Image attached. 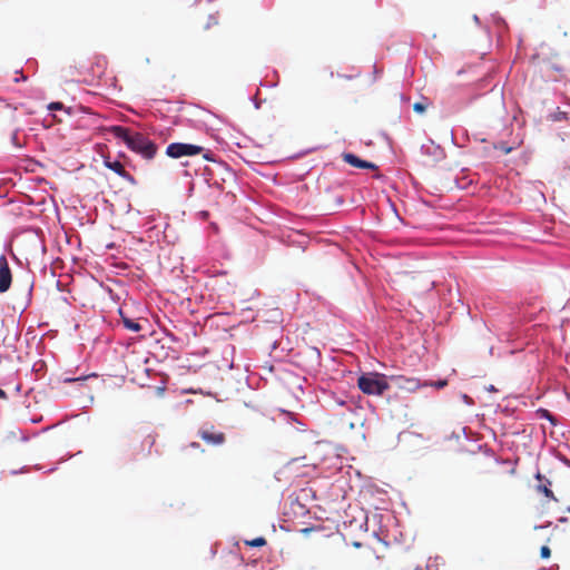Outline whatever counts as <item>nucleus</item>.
I'll return each mask as SVG.
<instances>
[{"mask_svg":"<svg viewBox=\"0 0 570 570\" xmlns=\"http://www.w3.org/2000/svg\"><path fill=\"white\" fill-rule=\"evenodd\" d=\"M493 351H494V348H493V347H491V348H490V354H491V355H493Z\"/></svg>","mask_w":570,"mask_h":570,"instance_id":"obj_29","label":"nucleus"},{"mask_svg":"<svg viewBox=\"0 0 570 570\" xmlns=\"http://www.w3.org/2000/svg\"><path fill=\"white\" fill-rule=\"evenodd\" d=\"M492 20H493V23L499 28H505V21L499 17V16H493L492 17Z\"/></svg>","mask_w":570,"mask_h":570,"instance_id":"obj_14","label":"nucleus"},{"mask_svg":"<svg viewBox=\"0 0 570 570\" xmlns=\"http://www.w3.org/2000/svg\"><path fill=\"white\" fill-rule=\"evenodd\" d=\"M343 159L350 164L351 166H354L356 168H366V169H373L375 168V165L372 164V163H368L366 160H363L361 158H358L356 155L354 154H350V153H346L343 155Z\"/></svg>","mask_w":570,"mask_h":570,"instance_id":"obj_8","label":"nucleus"},{"mask_svg":"<svg viewBox=\"0 0 570 570\" xmlns=\"http://www.w3.org/2000/svg\"><path fill=\"white\" fill-rule=\"evenodd\" d=\"M544 525H535L534 529H542Z\"/></svg>","mask_w":570,"mask_h":570,"instance_id":"obj_28","label":"nucleus"},{"mask_svg":"<svg viewBox=\"0 0 570 570\" xmlns=\"http://www.w3.org/2000/svg\"><path fill=\"white\" fill-rule=\"evenodd\" d=\"M122 324L127 330L131 332H140L142 328L138 322L126 316H122Z\"/></svg>","mask_w":570,"mask_h":570,"instance_id":"obj_11","label":"nucleus"},{"mask_svg":"<svg viewBox=\"0 0 570 570\" xmlns=\"http://www.w3.org/2000/svg\"><path fill=\"white\" fill-rule=\"evenodd\" d=\"M487 390H488V391H490V392H494V391H497V389L494 387V385H489V386L487 387Z\"/></svg>","mask_w":570,"mask_h":570,"instance_id":"obj_24","label":"nucleus"},{"mask_svg":"<svg viewBox=\"0 0 570 570\" xmlns=\"http://www.w3.org/2000/svg\"><path fill=\"white\" fill-rule=\"evenodd\" d=\"M209 20H210L212 23L217 24V21L215 20L214 17H210Z\"/></svg>","mask_w":570,"mask_h":570,"instance_id":"obj_27","label":"nucleus"},{"mask_svg":"<svg viewBox=\"0 0 570 570\" xmlns=\"http://www.w3.org/2000/svg\"><path fill=\"white\" fill-rule=\"evenodd\" d=\"M413 109H414V111L421 114L425 110V106L421 102H416V104H414Z\"/></svg>","mask_w":570,"mask_h":570,"instance_id":"obj_18","label":"nucleus"},{"mask_svg":"<svg viewBox=\"0 0 570 570\" xmlns=\"http://www.w3.org/2000/svg\"><path fill=\"white\" fill-rule=\"evenodd\" d=\"M288 415L291 416L292 420H295L293 413H288Z\"/></svg>","mask_w":570,"mask_h":570,"instance_id":"obj_30","label":"nucleus"},{"mask_svg":"<svg viewBox=\"0 0 570 570\" xmlns=\"http://www.w3.org/2000/svg\"><path fill=\"white\" fill-rule=\"evenodd\" d=\"M0 399H2V400L7 399V393L2 389H0Z\"/></svg>","mask_w":570,"mask_h":570,"instance_id":"obj_23","label":"nucleus"},{"mask_svg":"<svg viewBox=\"0 0 570 570\" xmlns=\"http://www.w3.org/2000/svg\"><path fill=\"white\" fill-rule=\"evenodd\" d=\"M473 20H474L475 23H478V24L480 23V19H479V17L476 14L473 16Z\"/></svg>","mask_w":570,"mask_h":570,"instance_id":"obj_25","label":"nucleus"},{"mask_svg":"<svg viewBox=\"0 0 570 570\" xmlns=\"http://www.w3.org/2000/svg\"><path fill=\"white\" fill-rule=\"evenodd\" d=\"M358 389L368 395H382L387 389L385 375L380 373L362 374L357 380Z\"/></svg>","mask_w":570,"mask_h":570,"instance_id":"obj_2","label":"nucleus"},{"mask_svg":"<svg viewBox=\"0 0 570 570\" xmlns=\"http://www.w3.org/2000/svg\"><path fill=\"white\" fill-rule=\"evenodd\" d=\"M11 140H12V144H13L16 147H18V148H20V147H21V144L18 141V134H17V132H14V134L12 135Z\"/></svg>","mask_w":570,"mask_h":570,"instance_id":"obj_21","label":"nucleus"},{"mask_svg":"<svg viewBox=\"0 0 570 570\" xmlns=\"http://www.w3.org/2000/svg\"><path fill=\"white\" fill-rule=\"evenodd\" d=\"M12 281L11 271L4 255L0 256V293L10 288Z\"/></svg>","mask_w":570,"mask_h":570,"instance_id":"obj_6","label":"nucleus"},{"mask_svg":"<svg viewBox=\"0 0 570 570\" xmlns=\"http://www.w3.org/2000/svg\"><path fill=\"white\" fill-rule=\"evenodd\" d=\"M204 158L207 159V160H212V158L209 157L208 153L204 154Z\"/></svg>","mask_w":570,"mask_h":570,"instance_id":"obj_26","label":"nucleus"},{"mask_svg":"<svg viewBox=\"0 0 570 570\" xmlns=\"http://www.w3.org/2000/svg\"><path fill=\"white\" fill-rule=\"evenodd\" d=\"M109 131L114 137L121 139L134 153L145 159H153L157 153V145L141 132H132L122 126H111Z\"/></svg>","mask_w":570,"mask_h":570,"instance_id":"obj_1","label":"nucleus"},{"mask_svg":"<svg viewBox=\"0 0 570 570\" xmlns=\"http://www.w3.org/2000/svg\"><path fill=\"white\" fill-rule=\"evenodd\" d=\"M423 385L424 386H428V385L434 386L435 389H443L448 385V381L446 380H438V381L430 382V383L425 382Z\"/></svg>","mask_w":570,"mask_h":570,"instance_id":"obj_12","label":"nucleus"},{"mask_svg":"<svg viewBox=\"0 0 570 570\" xmlns=\"http://www.w3.org/2000/svg\"><path fill=\"white\" fill-rule=\"evenodd\" d=\"M333 399H334L335 403H336L337 405H340V406H345V405H346V403H347V402H346L344 399H342V397L333 396Z\"/></svg>","mask_w":570,"mask_h":570,"instance_id":"obj_20","label":"nucleus"},{"mask_svg":"<svg viewBox=\"0 0 570 570\" xmlns=\"http://www.w3.org/2000/svg\"><path fill=\"white\" fill-rule=\"evenodd\" d=\"M49 110H59V109H62L63 108V105L59 101H56V102H51L49 106H48Z\"/></svg>","mask_w":570,"mask_h":570,"instance_id":"obj_17","label":"nucleus"},{"mask_svg":"<svg viewBox=\"0 0 570 570\" xmlns=\"http://www.w3.org/2000/svg\"><path fill=\"white\" fill-rule=\"evenodd\" d=\"M539 413H540L541 417H544V419L549 420L550 422L554 423L553 415L548 410L541 409V410H539Z\"/></svg>","mask_w":570,"mask_h":570,"instance_id":"obj_15","label":"nucleus"},{"mask_svg":"<svg viewBox=\"0 0 570 570\" xmlns=\"http://www.w3.org/2000/svg\"><path fill=\"white\" fill-rule=\"evenodd\" d=\"M104 163L107 168H109L120 177L129 181H134V177L125 170L124 165L119 160H111L110 158H106Z\"/></svg>","mask_w":570,"mask_h":570,"instance_id":"obj_7","label":"nucleus"},{"mask_svg":"<svg viewBox=\"0 0 570 570\" xmlns=\"http://www.w3.org/2000/svg\"><path fill=\"white\" fill-rule=\"evenodd\" d=\"M415 570H421L419 567Z\"/></svg>","mask_w":570,"mask_h":570,"instance_id":"obj_32","label":"nucleus"},{"mask_svg":"<svg viewBox=\"0 0 570 570\" xmlns=\"http://www.w3.org/2000/svg\"><path fill=\"white\" fill-rule=\"evenodd\" d=\"M85 379L86 377H67V379H65V382L66 383H71V382H76V381H82Z\"/></svg>","mask_w":570,"mask_h":570,"instance_id":"obj_22","label":"nucleus"},{"mask_svg":"<svg viewBox=\"0 0 570 570\" xmlns=\"http://www.w3.org/2000/svg\"><path fill=\"white\" fill-rule=\"evenodd\" d=\"M401 382H404V384L400 383V386L401 387H404L409 391H415L417 389H420L421 386H424L423 384L420 383L419 380L416 379H404V377H400L399 379Z\"/></svg>","mask_w":570,"mask_h":570,"instance_id":"obj_10","label":"nucleus"},{"mask_svg":"<svg viewBox=\"0 0 570 570\" xmlns=\"http://www.w3.org/2000/svg\"><path fill=\"white\" fill-rule=\"evenodd\" d=\"M535 479L540 481V484H538L537 489L538 491L542 492L546 497L557 500L553 495V492L550 490L551 482L547 480L540 472L535 474Z\"/></svg>","mask_w":570,"mask_h":570,"instance_id":"obj_9","label":"nucleus"},{"mask_svg":"<svg viewBox=\"0 0 570 570\" xmlns=\"http://www.w3.org/2000/svg\"><path fill=\"white\" fill-rule=\"evenodd\" d=\"M204 150L203 147L185 142H171L166 148V155L170 158L178 159L185 156H195Z\"/></svg>","mask_w":570,"mask_h":570,"instance_id":"obj_3","label":"nucleus"},{"mask_svg":"<svg viewBox=\"0 0 570 570\" xmlns=\"http://www.w3.org/2000/svg\"><path fill=\"white\" fill-rule=\"evenodd\" d=\"M462 400H463V402H464L465 404H468V405H472V404L474 403V402H473V399H472V397H470V396H469V395H466V394H463V395H462Z\"/></svg>","mask_w":570,"mask_h":570,"instance_id":"obj_19","label":"nucleus"},{"mask_svg":"<svg viewBox=\"0 0 570 570\" xmlns=\"http://www.w3.org/2000/svg\"><path fill=\"white\" fill-rule=\"evenodd\" d=\"M567 511H569V512H570V507L567 509Z\"/></svg>","mask_w":570,"mask_h":570,"instance_id":"obj_31","label":"nucleus"},{"mask_svg":"<svg viewBox=\"0 0 570 570\" xmlns=\"http://www.w3.org/2000/svg\"><path fill=\"white\" fill-rule=\"evenodd\" d=\"M198 435L210 445H222L225 442V434L216 432L214 426L204 425L199 429Z\"/></svg>","mask_w":570,"mask_h":570,"instance_id":"obj_5","label":"nucleus"},{"mask_svg":"<svg viewBox=\"0 0 570 570\" xmlns=\"http://www.w3.org/2000/svg\"><path fill=\"white\" fill-rule=\"evenodd\" d=\"M550 554H551V550L549 547H547V546L541 547V550H540L541 558L547 559L550 557Z\"/></svg>","mask_w":570,"mask_h":570,"instance_id":"obj_16","label":"nucleus"},{"mask_svg":"<svg viewBox=\"0 0 570 570\" xmlns=\"http://www.w3.org/2000/svg\"><path fill=\"white\" fill-rule=\"evenodd\" d=\"M493 333L500 342H513L519 336L515 324L510 320L494 325Z\"/></svg>","mask_w":570,"mask_h":570,"instance_id":"obj_4","label":"nucleus"},{"mask_svg":"<svg viewBox=\"0 0 570 570\" xmlns=\"http://www.w3.org/2000/svg\"><path fill=\"white\" fill-rule=\"evenodd\" d=\"M265 543H266V540L262 537L255 538L250 541H246V544L250 546V547H263Z\"/></svg>","mask_w":570,"mask_h":570,"instance_id":"obj_13","label":"nucleus"}]
</instances>
